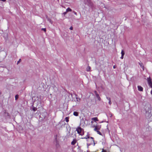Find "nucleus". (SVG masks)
<instances>
[{"label":"nucleus","instance_id":"nucleus-14","mask_svg":"<svg viewBox=\"0 0 152 152\" xmlns=\"http://www.w3.org/2000/svg\"><path fill=\"white\" fill-rule=\"evenodd\" d=\"M72 11V10L70 8L68 7L66 9V12H71Z\"/></svg>","mask_w":152,"mask_h":152},{"label":"nucleus","instance_id":"nucleus-3","mask_svg":"<svg viewBox=\"0 0 152 152\" xmlns=\"http://www.w3.org/2000/svg\"><path fill=\"white\" fill-rule=\"evenodd\" d=\"M94 130L95 131H96L100 129L101 128V126L99 125L94 126Z\"/></svg>","mask_w":152,"mask_h":152},{"label":"nucleus","instance_id":"nucleus-19","mask_svg":"<svg viewBox=\"0 0 152 152\" xmlns=\"http://www.w3.org/2000/svg\"><path fill=\"white\" fill-rule=\"evenodd\" d=\"M96 132H97V133L98 134H99L100 135H102V134L101 133L100 131L98 130V131H96Z\"/></svg>","mask_w":152,"mask_h":152},{"label":"nucleus","instance_id":"nucleus-34","mask_svg":"<svg viewBox=\"0 0 152 152\" xmlns=\"http://www.w3.org/2000/svg\"><path fill=\"white\" fill-rule=\"evenodd\" d=\"M110 117H112V114H110Z\"/></svg>","mask_w":152,"mask_h":152},{"label":"nucleus","instance_id":"nucleus-36","mask_svg":"<svg viewBox=\"0 0 152 152\" xmlns=\"http://www.w3.org/2000/svg\"><path fill=\"white\" fill-rule=\"evenodd\" d=\"M88 136H89V135H87L86 137H87Z\"/></svg>","mask_w":152,"mask_h":152},{"label":"nucleus","instance_id":"nucleus-12","mask_svg":"<svg viewBox=\"0 0 152 152\" xmlns=\"http://www.w3.org/2000/svg\"><path fill=\"white\" fill-rule=\"evenodd\" d=\"M147 81L148 83H152L151 79L150 77L147 78Z\"/></svg>","mask_w":152,"mask_h":152},{"label":"nucleus","instance_id":"nucleus-37","mask_svg":"<svg viewBox=\"0 0 152 152\" xmlns=\"http://www.w3.org/2000/svg\"><path fill=\"white\" fill-rule=\"evenodd\" d=\"M1 94V92H0V94Z\"/></svg>","mask_w":152,"mask_h":152},{"label":"nucleus","instance_id":"nucleus-6","mask_svg":"<svg viewBox=\"0 0 152 152\" xmlns=\"http://www.w3.org/2000/svg\"><path fill=\"white\" fill-rule=\"evenodd\" d=\"M138 64L140 65V67L143 69V70H144V66L143 64L142 63L140 62H139Z\"/></svg>","mask_w":152,"mask_h":152},{"label":"nucleus","instance_id":"nucleus-30","mask_svg":"<svg viewBox=\"0 0 152 152\" xmlns=\"http://www.w3.org/2000/svg\"><path fill=\"white\" fill-rule=\"evenodd\" d=\"M73 28L72 26H71L70 27L69 29L71 30H72L73 29Z\"/></svg>","mask_w":152,"mask_h":152},{"label":"nucleus","instance_id":"nucleus-15","mask_svg":"<svg viewBox=\"0 0 152 152\" xmlns=\"http://www.w3.org/2000/svg\"><path fill=\"white\" fill-rule=\"evenodd\" d=\"M65 120L66 122H68L69 121V117H66L65 118Z\"/></svg>","mask_w":152,"mask_h":152},{"label":"nucleus","instance_id":"nucleus-5","mask_svg":"<svg viewBox=\"0 0 152 152\" xmlns=\"http://www.w3.org/2000/svg\"><path fill=\"white\" fill-rule=\"evenodd\" d=\"M77 142V140L75 139H74L73 140V141L71 142V144L72 145H75L76 142Z\"/></svg>","mask_w":152,"mask_h":152},{"label":"nucleus","instance_id":"nucleus-35","mask_svg":"<svg viewBox=\"0 0 152 152\" xmlns=\"http://www.w3.org/2000/svg\"><path fill=\"white\" fill-rule=\"evenodd\" d=\"M5 113L7 114V115H9V114L8 113Z\"/></svg>","mask_w":152,"mask_h":152},{"label":"nucleus","instance_id":"nucleus-28","mask_svg":"<svg viewBox=\"0 0 152 152\" xmlns=\"http://www.w3.org/2000/svg\"><path fill=\"white\" fill-rule=\"evenodd\" d=\"M73 12L74 13V14L75 15H77V13L76 12H75V11H73Z\"/></svg>","mask_w":152,"mask_h":152},{"label":"nucleus","instance_id":"nucleus-1","mask_svg":"<svg viewBox=\"0 0 152 152\" xmlns=\"http://www.w3.org/2000/svg\"><path fill=\"white\" fill-rule=\"evenodd\" d=\"M81 138L86 139H87V141L88 142L87 144V148H88L89 146L93 144L94 146L95 145L94 139L93 137H90L89 136H88L87 137H83Z\"/></svg>","mask_w":152,"mask_h":152},{"label":"nucleus","instance_id":"nucleus-11","mask_svg":"<svg viewBox=\"0 0 152 152\" xmlns=\"http://www.w3.org/2000/svg\"><path fill=\"white\" fill-rule=\"evenodd\" d=\"M73 115L75 116H78V113L76 111H75L74 112Z\"/></svg>","mask_w":152,"mask_h":152},{"label":"nucleus","instance_id":"nucleus-17","mask_svg":"<svg viewBox=\"0 0 152 152\" xmlns=\"http://www.w3.org/2000/svg\"><path fill=\"white\" fill-rule=\"evenodd\" d=\"M91 67L89 66H88V67L87 68V71H89L90 70Z\"/></svg>","mask_w":152,"mask_h":152},{"label":"nucleus","instance_id":"nucleus-20","mask_svg":"<svg viewBox=\"0 0 152 152\" xmlns=\"http://www.w3.org/2000/svg\"><path fill=\"white\" fill-rule=\"evenodd\" d=\"M148 85L149 86H150V87L152 88V83H148Z\"/></svg>","mask_w":152,"mask_h":152},{"label":"nucleus","instance_id":"nucleus-18","mask_svg":"<svg viewBox=\"0 0 152 152\" xmlns=\"http://www.w3.org/2000/svg\"><path fill=\"white\" fill-rule=\"evenodd\" d=\"M18 95H16L15 96V100H17L18 99Z\"/></svg>","mask_w":152,"mask_h":152},{"label":"nucleus","instance_id":"nucleus-32","mask_svg":"<svg viewBox=\"0 0 152 152\" xmlns=\"http://www.w3.org/2000/svg\"><path fill=\"white\" fill-rule=\"evenodd\" d=\"M66 12H66H66H64L63 13V14H64V15H66Z\"/></svg>","mask_w":152,"mask_h":152},{"label":"nucleus","instance_id":"nucleus-13","mask_svg":"<svg viewBox=\"0 0 152 152\" xmlns=\"http://www.w3.org/2000/svg\"><path fill=\"white\" fill-rule=\"evenodd\" d=\"M147 81L148 83H152L151 79L150 77L147 78Z\"/></svg>","mask_w":152,"mask_h":152},{"label":"nucleus","instance_id":"nucleus-10","mask_svg":"<svg viewBox=\"0 0 152 152\" xmlns=\"http://www.w3.org/2000/svg\"><path fill=\"white\" fill-rule=\"evenodd\" d=\"M96 96L99 101H101V98L99 96V94H96Z\"/></svg>","mask_w":152,"mask_h":152},{"label":"nucleus","instance_id":"nucleus-23","mask_svg":"<svg viewBox=\"0 0 152 152\" xmlns=\"http://www.w3.org/2000/svg\"><path fill=\"white\" fill-rule=\"evenodd\" d=\"M76 99H77V102H79L80 100V98H77V97H76Z\"/></svg>","mask_w":152,"mask_h":152},{"label":"nucleus","instance_id":"nucleus-22","mask_svg":"<svg viewBox=\"0 0 152 152\" xmlns=\"http://www.w3.org/2000/svg\"><path fill=\"white\" fill-rule=\"evenodd\" d=\"M37 109V108L36 107H33L32 110L34 111H35Z\"/></svg>","mask_w":152,"mask_h":152},{"label":"nucleus","instance_id":"nucleus-4","mask_svg":"<svg viewBox=\"0 0 152 152\" xmlns=\"http://www.w3.org/2000/svg\"><path fill=\"white\" fill-rule=\"evenodd\" d=\"M138 90L139 91H143V88L141 86H137Z\"/></svg>","mask_w":152,"mask_h":152},{"label":"nucleus","instance_id":"nucleus-33","mask_svg":"<svg viewBox=\"0 0 152 152\" xmlns=\"http://www.w3.org/2000/svg\"><path fill=\"white\" fill-rule=\"evenodd\" d=\"M116 67V66H115V65H114V66H113V68L114 69H115V68Z\"/></svg>","mask_w":152,"mask_h":152},{"label":"nucleus","instance_id":"nucleus-7","mask_svg":"<svg viewBox=\"0 0 152 152\" xmlns=\"http://www.w3.org/2000/svg\"><path fill=\"white\" fill-rule=\"evenodd\" d=\"M91 120L94 121L95 122H96L99 121L97 118V117L93 118H91Z\"/></svg>","mask_w":152,"mask_h":152},{"label":"nucleus","instance_id":"nucleus-24","mask_svg":"<svg viewBox=\"0 0 152 152\" xmlns=\"http://www.w3.org/2000/svg\"><path fill=\"white\" fill-rule=\"evenodd\" d=\"M41 30L44 31L45 32H46V29L45 28H42L41 29Z\"/></svg>","mask_w":152,"mask_h":152},{"label":"nucleus","instance_id":"nucleus-16","mask_svg":"<svg viewBox=\"0 0 152 152\" xmlns=\"http://www.w3.org/2000/svg\"><path fill=\"white\" fill-rule=\"evenodd\" d=\"M121 54V56H124V55L125 54V53L123 50H122Z\"/></svg>","mask_w":152,"mask_h":152},{"label":"nucleus","instance_id":"nucleus-21","mask_svg":"<svg viewBox=\"0 0 152 152\" xmlns=\"http://www.w3.org/2000/svg\"><path fill=\"white\" fill-rule=\"evenodd\" d=\"M84 132L83 131V130L82 131V132L80 134V135H83L84 134Z\"/></svg>","mask_w":152,"mask_h":152},{"label":"nucleus","instance_id":"nucleus-2","mask_svg":"<svg viewBox=\"0 0 152 152\" xmlns=\"http://www.w3.org/2000/svg\"><path fill=\"white\" fill-rule=\"evenodd\" d=\"M83 130V129L80 127H78L76 129V131L77 132V133L80 134Z\"/></svg>","mask_w":152,"mask_h":152},{"label":"nucleus","instance_id":"nucleus-25","mask_svg":"<svg viewBox=\"0 0 152 152\" xmlns=\"http://www.w3.org/2000/svg\"><path fill=\"white\" fill-rule=\"evenodd\" d=\"M57 126H61L62 127V125H61V123H59L57 125Z\"/></svg>","mask_w":152,"mask_h":152},{"label":"nucleus","instance_id":"nucleus-27","mask_svg":"<svg viewBox=\"0 0 152 152\" xmlns=\"http://www.w3.org/2000/svg\"><path fill=\"white\" fill-rule=\"evenodd\" d=\"M102 152H107L106 150L102 149Z\"/></svg>","mask_w":152,"mask_h":152},{"label":"nucleus","instance_id":"nucleus-26","mask_svg":"<svg viewBox=\"0 0 152 152\" xmlns=\"http://www.w3.org/2000/svg\"><path fill=\"white\" fill-rule=\"evenodd\" d=\"M94 94H95V95H96V94H98V93L96 91H94Z\"/></svg>","mask_w":152,"mask_h":152},{"label":"nucleus","instance_id":"nucleus-9","mask_svg":"<svg viewBox=\"0 0 152 152\" xmlns=\"http://www.w3.org/2000/svg\"><path fill=\"white\" fill-rule=\"evenodd\" d=\"M46 18L47 20L49 22L52 24L53 23V21H52L51 19H50L47 16H46Z\"/></svg>","mask_w":152,"mask_h":152},{"label":"nucleus","instance_id":"nucleus-38","mask_svg":"<svg viewBox=\"0 0 152 152\" xmlns=\"http://www.w3.org/2000/svg\"><path fill=\"white\" fill-rule=\"evenodd\" d=\"M91 122V123H93V121H92Z\"/></svg>","mask_w":152,"mask_h":152},{"label":"nucleus","instance_id":"nucleus-31","mask_svg":"<svg viewBox=\"0 0 152 152\" xmlns=\"http://www.w3.org/2000/svg\"><path fill=\"white\" fill-rule=\"evenodd\" d=\"M123 58H124V56H121V59H123Z\"/></svg>","mask_w":152,"mask_h":152},{"label":"nucleus","instance_id":"nucleus-8","mask_svg":"<svg viewBox=\"0 0 152 152\" xmlns=\"http://www.w3.org/2000/svg\"><path fill=\"white\" fill-rule=\"evenodd\" d=\"M106 98L109 100V104L111 105L112 104V102L111 101V99L110 98L107 97Z\"/></svg>","mask_w":152,"mask_h":152},{"label":"nucleus","instance_id":"nucleus-29","mask_svg":"<svg viewBox=\"0 0 152 152\" xmlns=\"http://www.w3.org/2000/svg\"><path fill=\"white\" fill-rule=\"evenodd\" d=\"M21 61V59H20L17 62V64H18Z\"/></svg>","mask_w":152,"mask_h":152}]
</instances>
